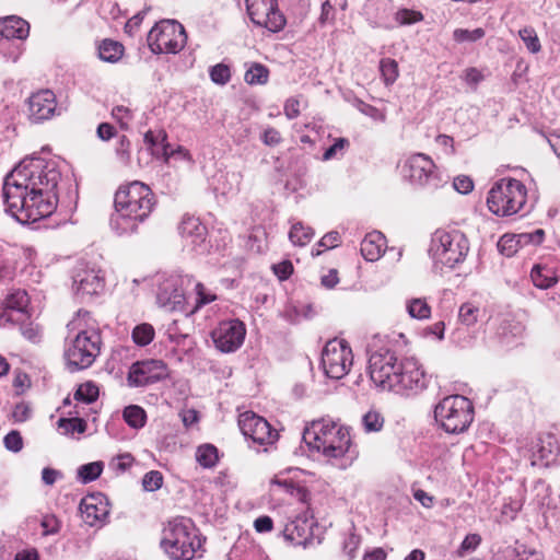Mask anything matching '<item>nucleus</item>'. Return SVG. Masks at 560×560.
I'll return each instance as SVG.
<instances>
[{
    "label": "nucleus",
    "instance_id": "21",
    "mask_svg": "<svg viewBox=\"0 0 560 560\" xmlns=\"http://www.w3.org/2000/svg\"><path fill=\"white\" fill-rule=\"evenodd\" d=\"M30 118L35 122H42L59 115L56 96L50 90H42L33 93L28 98Z\"/></svg>",
    "mask_w": 560,
    "mask_h": 560
},
{
    "label": "nucleus",
    "instance_id": "15",
    "mask_svg": "<svg viewBox=\"0 0 560 560\" xmlns=\"http://www.w3.org/2000/svg\"><path fill=\"white\" fill-rule=\"evenodd\" d=\"M250 21L267 28L269 32H280L285 25V18L279 11L277 0H245Z\"/></svg>",
    "mask_w": 560,
    "mask_h": 560
},
{
    "label": "nucleus",
    "instance_id": "33",
    "mask_svg": "<svg viewBox=\"0 0 560 560\" xmlns=\"http://www.w3.org/2000/svg\"><path fill=\"white\" fill-rule=\"evenodd\" d=\"M154 327L149 323H141L137 325L131 332L133 342L139 347H144L151 343L154 339Z\"/></svg>",
    "mask_w": 560,
    "mask_h": 560
},
{
    "label": "nucleus",
    "instance_id": "25",
    "mask_svg": "<svg viewBox=\"0 0 560 560\" xmlns=\"http://www.w3.org/2000/svg\"><path fill=\"white\" fill-rule=\"evenodd\" d=\"M386 240L378 231H372L361 242V254L368 261L378 260L385 252Z\"/></svg>",
    "mask_w": 560,
    "mask_h": 560
},
{
    "label": "nucleus",
    "instance_id": "51",
    "mask_svg": "<svg viewBox=\"0 0 560 560\" xmlns=\"http://www.w3.org/2000/svg\"><path fill=\"white\" fill-rule=\"evenodd\" d=\"M210 78L217 83L224 85L231 79V71L226 65L218 63L210 69Z\"/></svg>",
    "mask_w": 560,
    "mask_h": 560
},
{
    "label": "nucleus",
    "instance_id": "29",
    "mask_svg": "<svg viewBox=\"0 0 560 560\" xmlns=\"http://www.w3.org/2000/svg\"><path fill=\"white\" fill-rule=\"evenodd\" d=\"M538 457L546 463L553 460L560 453V446L557 439L552 434H547L539 439L536 445Z\"/></svg>",
    "mask_w": 560,
    "mask_h": 560
},
{
    "label": "nucleus",
    "instance_id": "20",
    "mask_svg": "<svg viewBox=\"0 0 560 560\" xmlns=\"http://www.w3.org/2000/svg\"><path fill=\"white\" fill-rule=\"evenodd\" d=\"M100 272L95 268H89L86 265L80 264L72 277V288L75 294L81 296L98 294L104 288V279Z\"/></svg>",
    "mask_w": 560,
    "mask_h": 560
},
{
    "label": "nucleus",
    "instance_id": "7",
    "mask_svg": "<svg viewBox=\"0 0 560 560\" xmlns=\"http://www.w3.org/2000/svg\"><path fill=\"white\" fill-rule=\"evenodd\" d=\"M189 277H170L163 280L158 288L156 302L160 307L166 311H180L186 315L196 312L199 307L209 304L215 300V295L208 293L202 283H195V291L197 294L196 306L191 311L185 310L186 295L184 284L190 283Z\"/></svg>",
    "mask_w": 560,
    "mask_h": 560
},
{
    "label": "nucleus",
    "instance_id": "34",
    "mask_svg": "<svg viewBox=\"0 0 560 560\" xmlns=\"http://www.w3.org/2000/svg\"><path fill=\"white\" fill-rule=\"evenodd\" d=\"M269 70L261 63H253L245 72L244 79L247 84L262 85L268 82Z\"/></svg>",
    "mask_w": 560,
    "mask_h": 560
},
{
    "label": "nucleus",
    "instance_id": "8",
    "mask_svg": "<svg viewBox=\"0 0 560 560\" xmlns=\"http://www.w3.org/2000/svg\"><path fill=\"white\" fill-rule=\"evenodd\" d=\"M474 405L465 396L444 397L434 408V419L447 433L465 432L474 420Z\"/></svg>",
    "mask_w": 560,
    "mask_h": 560
},
{
    "label": "nucleus",
    "instance_id": "36",
    "mask_svg": "<svg viewBox=\"0 0 560 560\" xmlns=\"http://www.w3.org/2000/svg\"><path fill=\"white\" fill-rule=\"evenodd\" d=\"M524 331L525 326L518 320H504L499 328V334L506 343L513 338L522 337Z\"/></svg>",
    "mask_w": 560,
    "mask_h": 560
},
{
    "label": "nucleus",
    "instance_id": "4",
    "mask_svg": "<svg viewBox=\"0 0 560 560\" xmlns=\"http://www.w3.org/2000/svg\"><path fill=\"white\" fill-rule=\"evenodd\" d=\"M303 441L327 458L342 457L351 445L348 428L327 419L313 421L304 430Z\"/></svg>",
    "mask_w": 560,
    "mask_h": 560
},
{
    "label": "nucleus",
    "instance_id": "14",
    "mask_svg": "<svg viewBox=\"0 0 560 560\" xmlns=\"http://www.w3.org/2000/svg\"><path fill=\"white\" fill-rule=\"evenodd\" d=\"M428 385V378L419 362L413 358L400 361L397 376L390 392L410 396L422 392Z\"/></svg>",
    "mask_w": 560,
    "mask_h": 560
},
{
    "label": "nucleus",
    "instance_id": "50",
    "mask_svg": "<svg viewBox=\"0 0 560 560\" xmlns=\"http://www.w3.org/2000/svg\"><path fill=\"white\" fill-rule=\"evenodd\" d=\"M115 153L120 164L127 166L130 163V141L126 136H121L117 142Z\"/></svg>",
    "mask_w": 560,
    "mask_h": 560
},
{
    "label": "nucleus",
    "instance_id": "1",
    "mask_svg": "<svg viewBox=\"0 0 560 560\" xmlns=\"http://www.w3.org/2000/svg\"><path fill=\"white\" fill-rule=\"evenodd\" d=\"M60 178L57 161L42 158L23 160L4 179L5 211L22 224L49 217L58 205Z\"/></svg>",
    "mask_w": 560,
    "mask_h": 560
},
{
    "label": "nucleus",
    "instance_id": "30",
    "mask_svg": "<svg viewBox=\"0 0 560 560\" xmlns=\"http://www.w3.org/2000/svg\"><path fill=\"white\" fill-rule=\"evenodd\" d=\"M164 336L173 346V349H180L186 351L190 348V346L187 347L189 336L179 327V322L177 319H174L166 326Z\"/></svg>",
    "mask_w": 560,
    "mask_h": 560
},
{
    "label": "nucleus",
    "instance_id": "45",
    "mask_svg": "<svg viewBox=\"0 0 560 560\" xmlns=\"http://www.w3.org/2000/svg\"><path fill=\"white\" fill-rule=\"evenodd\" d=\"M518 34L530 52L537 54L540 51L541 45L539 38L536 31L532 26H526L520 30Z\"/></svg>",
    "mask_w": 560,
    "mask_h": 560
},
{
    "label": "nucleus",
    "instance_id": "9",
    "mask_svg": "<svg viewBox=\"0 0 560 560\" xmlns=\"http://www.w3.org/2000/svg\"><path fill=\"white\" fill-rule=\"evenodd\" d=\"M527 200L526 186L514 178H502L490 189L487 197L489 210L498 217L518 213Z\"/></svg>",
    "mask_w": 560,
    "mask_h": 560
},
{
    "label": "nucleus",
    "instance_id": "55",
    "mask_svg": "<svg viewBox=\"0 0 560 560\" xmlns=\"http://www.w3.org/2000/svg\"><path fill=\"white\" fill-rule=\"evenodd\" d=\"M162 151H163L162 152L163 159L166 163H168V161L171 159H180V160H188V161L190 160L189 152L184 147H180V145H178L174 150H171L168 143L163 144Z\"/></svg>",
    "mask_w": 560,
    "mask_h": 560
},
{
    "label": "nucleus",
    "instance_id": "24",
    "mask_svg": "<svg viewBox=\"0 0 560 560\" xmlns=\"http://www.w3.org/2000/svg\"><path fill=\"white\" fill-rule=\"evenodd\" d=\"M30 34L28 23L20 16L0 19V39H25Z\"/></svg>",
    "mask_w": 560,
    "mask_h": 560
},
{
    "label": "nucleus",
    "instance_id": "56",
    "mask_svg": "<svg viewBox=\"0 0 560 560\" xmlns=\"http://www.w3.org/2000/svg\"><path fill=\"white\" fill-rule=\"evenodd\" d=\"M452 187L459 194L466 195L474 188L472 179L468 176L460 175L454 178Z\"/></svg>",
    "mask_w": 560,
    "mask_h": 560
},
{
    "label": "nucleus",
    "instance_id": "60",
    "mask_svg": "<svg viewBox=\"0 0 560 560\" xmlns=\"http://www.w3.org/2000/svg\"><path fill=\"white\" fill-rule=\"evenodd\" d=\"M348 140L345 138H339L335 141L332 145H330L323 154V160L328 161L335 158L339 152H342L346 145H348Z\"/></svg>",
    "mask_w": 560,
    "mask_h": 560
},
{
    "label": "nucleus",
    "instance_id": "13",
    "mask_svg": "<svg viewBox=\"0 0 560 560\" xmlns=\"http://www.w3.org/2000/svg\"><path fill=\"white\" fill-rule=\"evenodd\" d=\"M400 361L395 352L381 349L373 352L369 359V373L371 381L383 390H392L394 377L397 376Z\"/></svg>",
    "mask_w": 560,
    "mask_h": 560
},
{
    "label": "nucleus",
    "instance_id": "42",
    "mask_svg": "<svg viewBox=\"0 0 560 560\" xmlns=\"http://www.w3.org/2000/svg\"><path fill=\"white\" fill-rule=\"evenodd\" d=\"M409 315L417 319H425L430 317L431 308L422 299H413L407 304Z\"/></svg>",
    "mask_w": 560,
    "mask_h": 560
},
{
    "label": "nucleus",
    "instance_id": "32",
    "mask_svg": "<svg viewBox=\"0 0 560 560\" xmlns=\"http://www.w3.org/2000/svg\"><path fill=\"white\" fill-rule=\"evenodd\" d=\"M196 460L203 468H212L219 460L218 448L212 444H202L197 447Z\"/></svg>",
    "mask_w": 560,
    "mask_h": 560
},
{
    "label": "nucleus",
    "instance_id": "63",
    "mask_svg": "<svg viewBox=\"0 0 560 560\" xmlns=\"http://www.w3.org/2000/svg\"><path fill=\"white\" fill-rule=\"evenodd\" d=\"M463 79L467 84L476 86L483 80V75L477 68H467L464 71Z\"/></svg>",
    "mask_w": 560,
    "mask_h": 560
},
{
    "label": "nucleus",
    "instance_id": "3",
    "mask_svg": "<svg viewBox=\"0 0 560 560\" xmlns=\"http://www.w3.org/2000/svg\"><path fill=\"white\" fill-rule=\"evenodd\" d=\"M68 327L78 330L65 351L68 369L74 372L91 366L100 354L102 343L95 320L92 319L90 312L80 310Z\"/></svg>",
    "mask_w": 560,
    "mask_h": 560
},
{
    "label": "nucleus",
    "instance_id": "52",
    "mask_svg": "<svg viewBox=\"0 0 560 560\" xmlns=\"http://www.w3.org/2000/svg\"><path fill=\"white\" fill-rule=\"evenodd\" d=\"M163 476L158 470H151L143 476L142 486L145 491H156L162 487Z\"/></svg>",
    "mask_w": 560,
    "mask_h": 560
},
{
    "label": "nucleus",
    "instance_id": "16",
    "mask_svg": "<svg viewBox=\"0 0 560 560\" xmlns=\"http://www.w3.org/2000/svg\"><path fill=\"white\" fill-rule=\"evenodd\" d=\"M315 530H318V525L307 509L285 525L283 536L294 545L307 547L313 545L315 538L317 544H320V538Z\"/></svg>",
    "mask_w": 560,
    "mask_h": 560
},
{
    "label": "nucleus",
    "instance_id": "19",
    "mask_svg": "<svg viewBox=\"0 0 560 560\" xmlns=\"http://www.w3.org/2000/svg\"><path fill=\"white\" fill-rule=\"evenodd\" d=\"M167 374V366L163 361L145 360L132 364L128 382L132 386H145L165 378Z\"/></svg>",
    "mask_w": 560,
    "mask_h": 560
},
{
    "label": "nucleus",
    "instance_id": "18",
    "mask_svg": "<svg viewBox=\"0 0 560 560\" xmlns=\"http://www.w3.org/2000/svg\"><path fill=\"white\" fill-rule=\"evenodd\" d=\"M246 328L238 319L224 320L211 332L218 350L224 353L236 351L244 342Z\"/></svg>",
    "mask_w": 560,
    "mask_h": 560
},
{
    "label": "nucleus",
    "instance_id": "48",
    "mask_svg": "<svg viewBox=\"0 0 560 560\" xmlns=\"http://www.w3.org/2000/svg\"><path fill=\"white\" fill-rule=\"evenodd\" d=\"M498 248L502 255L511 257L515 255L521 247L514 234H504L498 242Z\"/></svg>",
    "mask_w": 560,
    "mask_h": 560
},
{
    "label": "nucleus",
    "instance_id": "59",
    "mask_svg": "<svg viewBox=\"0 0 560 560\" xmlns=\"http://www.w3.org/2000/svg\"><path fill=\"white\" fill-rule=\"evenodd\" d=\"M44 535H54L60 530V522L55 515H45L40 523Z\"/></svg>",
    "mask_w": 560,
    "mask_h": 560
},
{
    "label": "nucleus",
    "instance_id": "39",
    "mask_svg": "<svg viewBox=\"0 0 560 560\" xmlns=\"http://www.w3.org/2000/svg\"><path fill=\"white\" fill-rule=\"evenodd\" d=\"M480 308L472 303H464L458 311V320L467 326H474L480 317Z\"/></svg>",
    "mask_w": 560,
    "mask_h": 560
},
{
    "label": "nucleus",
    "instance_id": "2",
    "mask_svg": "<svg viewBox=\"0 0 560 560\" xmlns=\"http://www.w3.org/2000/svg\"><path fill=\"white\" fill-rule=\"evenodd\" d=\"M115 213L110 224L120 234L135 232L152 212L155 200L149 186L141 182H132L120 186L114 199Z\"/></svg>",
    "mask_w": 560,
    "mask_h": 560
},
{
    "label": "nucleus",
    "instance_id": "57",
    "mask_svg": "<svg viewBox=\"0 0 560 560\" xmlns=\"http://www.w3.org/2000/svg\"><path fill=\"white\" fill-rule=\"evenodd\" d=\"M4 446L12 452H19L22 450L23 441L22 436L18 431H11L4 436Z\"/></svg>",
    "mask_w": 560,
    "mask_h": 560
},
{
    "label": "nucleus",
    "instance_id": "62",
    "mask_svg": "<svg viewBox=\"0 0 560 560\" xmlns=\"http://www.w3.org/2000/svg\"><path fill=\"white\" fill-rule=\"evenodd\" d=\"M272 269H273L275 275L280 280L288 279L291 276V273L293 272L292 262L289 261V260H284V261H281L279 264H277V265H273Z\"/></svg>",
    "mask_w": 560,
    "mask_h": 560
},
{
    "label": "nucleus",
    "instance_id": "43",
    "mask_svg": "<svg viewBox=\"0 0 560 560\" xmlns=\"http://www.w3.org/2000/svg\"><path fill=\"white\" fill-rule=\"evenodd\" d=\"M98 397V387L92 382L81 384L74 394L77 400L85 404L95 401Z\"/></svg>",
    "mask_w": 560,
    "mask_h": 560
},
{
    "label": "nucleus",
    "instance_id": "38",
    "mask_svg": "<svg viewBox=\"0 0 560 560\" xmlns=\"http://www.w3.org/2000/svg\"><path fill=\"white\" fill-rule=\"evenodd\" d=\"M102 471V462H92L89 464H84L78 468V479L82 483H88L98 478Z\"/></svg>",
    "mask_w": 560,
    "mask_h": 560
},
{
    "label": "nucleus",
    "instance_id": "46",
    "mask_svg": "<svg viewBox=\"0 0 560 560\" xmlns=\"http://www.w3.org/2000/svg\"><path fill=\"white\" fill-rule=\"evenodd\" d=\"M273 483L280 488H282L284 491L289 492L291 495L295 497L299 501L305 503L308 499V492L306 489L294 485L292 481H289L287 479H275Z\"/></svg>",
    "mask_w": 560,
    "mask_h": 560
},
{
    "label": "nucleus",
    "instance_id": "11",
    "mask_svg": "<svg viewBox=\"0 0 560 560\" xmlns=\"http://www.w3.org/2000/svg\"><path fill=\"white\" fill-rule=\"evenodd\" d=\"M402 173L410 183L430 189H438L447 184L433 160L424 153H415L407 158Z\"/></svg>",
    "mask_w": 560,
    "mask_h": 560
},
{
    "label": "nucleus",
    "instance_id": "54",
    "mask_svg": "<svg viewBox=\"0 0 560 560\" xmlns=\"http://www.w3.org/2000/svg\"><path fill=\"white\" fill-rule=\"evenodd\" d=\"M423 19V15L419 11L401 9L396 13V21L401 25H409L417 23Z\"/></svg>",
    "mask_w": 560,
    "mask_h": 560
},
{
    "label": "nucleus",
    "instance_id": "31",
    "mask_svg": "<svg viewBox=\"0 0 560 560\" xmlns=\"http://www.w3.org/2000/svg\"><path fill=\"white\" fill-rule=\"evenodd\" d=\"M124 54V46L115 40L105 39L98 46V56L103 61L116 62Z\"/></svg>",
    "mask_w": 560,
    "mask_h": 560
},
{
    "label": "nucleus",
    "instance_id": "44",
    "mask_svg": "<svg viewBox=\"0 0 560 560\" xmlns=\"http://www.w3.org/2000/svg\"><path fill=\"white\" fill-rule=\"evenodd\" d=\"M486 35V32L483 28L478 27L472 31L465 30V28H456L453 32V38L457 43H475L477 40H480Z\"/></svg>",
    "mask_w": 560,
    "mask_h": 560
},
{
    "label": "nucleus",
    "instance_id": "27",
    "mask_svg": "<svg viewBox=\"0 0 560 560\" xmlns=\"http://www.w3.org/2000/svg\"><path fill=\"white\" fill-rule=\"evenodd\" d=\"M530 278L534 285L542 290L553 287L559 280L553 267L547 265H535Z\"/></svg>",
    "mask_w": 560,
    "mask_h": 560
},
{
    "label": "nucleus",
    "instance_id": "12",
    "mask_svg": "<svg viewBox=\"0 0 560 560\" xmlns=\"http://www.w3.org/2000/svg\"><path fill=\"white\" fill-rule=\"evenodd\" d=\"M352 363V350L346 340L335 338L325 345L320 365L327 377L341 380L349 373Z\"/></svg>",
    "mask_w": 560,
    "mask_h": 560
},
{
    "label": "nucleus",
    "instance_id": "17",
    "mask_svg": "<svg viewBox=\"0 0 560 560\" xmlns=\"http://www.w3.org/2000/svg\"><path fill=\"white\" fill-rule=\"evenodd\" d=\"M238 427L246 439L258 445H271L278 440V432L269 422L252 411L240 415Z\"/></svg>",
    "mask_w": 560,
    "mask_h": 560
},
{
    "label": "nucleus",
    "instance_id": "61",
    "mask_svg": "<svg viewBox=\"0 0 560 560\" xmlns=\"http://www.w3.org/2000/svg\"><path fill=\"white\" fill-rule=\"evenodd\" d=\"M360 546V537L351 534L343 542V551L351 560L355 557L357 550Z\"/></svg>",
    "mask_w": 560,
    "mask_h": 560
},
{
    "label": "nucleus",
    "instance_id": "47",
    "mask_svg": "<svg viewBox=\"0 0 560 560\" xmlns=\"http://www.w3.org/2000/svg\"><path fill=\"white\" fill-rule=\"evenodd\" d=\"M514 235L516 236V242H518V245L522 248L526 245L537 246L541 244L545 237V231L542 229H537L533 232H523Z\"/></svg>",
    "mask_w": 560,
    "mask_h": 560
},
{
    "label": "nucleus",
    "instance_id": "28",
    "mask_svg": "<svg viewBox=\"0 0 560 560\" xmlns=\"http://www.w3.org/2000/svg\"><path fill=\"white\" fill-rule=\"evenodd\" d=\"M242 174L240 172L221 173L218 177L215 190L222 195H234L240 190Z\"/></svg>",
    "mask_w": 560,
    "mask_h": 560
},
{
    "label": "nucleus",
    "instance_id": "37",
    "mask_svg": "<svg viewBox=\"0 0 560 560\" xmlns=\"http://www.w3.org/2000/svg\"><path fill=\"white\" fill-rule=\"evenodd\" d=\"M384 423L385 419L383 415L375 409L369 410L362 417V425L366 433L380 432L383 429Z\"/></svg>",
    "mask_w": 560,
    "mask_h": 560
},
{
    "label": "nucleus",
    "instance_id": "10",
    "mask_svg": "<svg viewBox=\"0 0 560 560\" xmlns=\"http://www.w3.org/2000/svg\"><path fill=\"white\" fill-rule=\"evenodd\" d=\"M187 40L184 26L175 20L156 23L148 34V44L154 54H176Z\"/></svg>",
    "mask_w": 560,
    "mask_h": 560
},
{
    "label": "nucleus",
    "instance_id": "35",
    "mask_svg": "<svg viewBox=\"0 0 560 560\" xmlns=\"http://www.w3.org/2000/svg\"><path fill=\"white\" fill-rule=\"evenodd\" d=\"M314 235L312 228L304 226L301 222L294 223L290 230L289 238L294 245L305 246Z\"/></svg>",
    "mask_w": 560,
    "mask_h": 560
},
{
    "label": "nucleus",
    "instance_id": "64",
    "mask_svg": "<svg viewBox=\"0 0 560 560\" xmlns=\"http://www.w3.org/2000/svg\"><path fill=\"white\" fill-rule=\"evenodd\" d=\"M284 115L288 119H294L300 115V101L298 98H289L284 104Z\"/></svg>",
    "mask_w": 560,
    "mask_h": 560
},
{
    "label": "nucleus",
    "instance_id": "40",
    "mask_svg": "<svg viewBox=\"0 0 560 560\" xmlns=\"http://www.w3.org/2000/svg\"><path fill=\"white\" fill-rule=\"evenodd\" d=\"M124 419L130 427L139 429L145 423V412L141 407L130 405L124 410Z\"/></svg>",
    "mask_w": 560,
    "mask_h": 560
},
{
    "label": "nucleus",
    "instance_id": "6",
    "mask_svg": "<svg viewBox=\"0 0 560 560\" xmlns=\"http://www.w3.org/2000/svg\"><path fill=\"white\" fill-rule=\"evenodd\" d=\"M468 252V238L459 230L439 229L431 236L429 255L435 267L453 269L465 260Z\"/></svg>",
    "mask_w": 560,
    "mask_h": 560
},
{
    "label": "nucleus",
    "instance_id": "53",
    "mask_svg": "<svg viewBox=\"0 0 560 560\" xmlns=\"http://www.w3.org/2000/svg\"><path fill=\"white\" fill-rule=\"evenodd\" d=\"M480 542L481 537L478 534L467 535L457 550V556L460 558L466 556L468 552L474 551L480 545Z\"/></svg>",
    "mask_w": 560,
    "mask_h": 560
},
{
    "label": "nucleus",
    "instance_id": "41",
    "mask_svg": "<svg viewBox=\"0 0 560 560\" xmlns=\"http://www.w3.org/2000/svg\"><path fill=\"white\" fill-rule=\"evenodd\" d=\"M58 428L62 434L83 433L86 430V422L80 418H60L58 420Z\"/></svg>",
    "mask_w": 560,
    "mask_h": 560
},
{
    "label": "nucleus",
    "instance_id": "23",
    "mask_svg": "<svg viewBox=\"0 0 560 560\" xmlns=\"http://www.w3.org/2000/svg\"><path fill=\"white\" fill-rule=\"evenodd\" d=\"M80 511L83 521L90 526L102 522L109 513L108 505L101 495H90L82 499Z\"/></svg>",
    "mask_w": 560,
    "mask_h": 560
},
{
    "label": "nucleus",
    "instance_id": "26",
    "mask_svg": "<svg viewBox=\"0 0 560 560\" xmlns=\"http://www.w3.org/2000/svg\"><path fill=\"white\" fill-rule=\"evenodd\" d=\"M30 303V299L27 293L24 290H16L9 294L5 299L4 305L5 311L1 315V317L5 318L8 322H14L16 320L12 316V312H15L20 315H24L26 307Z\"/></svg>",
    "mask_w": 560,
    "mask_h": 560
},
{
    "label": "nucleus",
    "instance_id": "49",
    "mask_svg": "<svg viewBox=\"0 0 560 560\" xmlns=\"http://www.w3.org/2000/svg\"><path fill=\"white\" fill-rule=\"evenodd\" d=\"M380 68L386 84H392L397 80L398 65L394 59H382Z\"/></svg>",
    "mask_w": 560,
    "mask_h": 560
},
{
    "label": "nucleus",
    "instance_id": "22",
    "mask_svg": "<svg viewBox=\"0 0 560 560\" xmlns=\"http://www.w3.org/2000/svg\"><path fill=\"white\" fill-rule=\"evenodd\" d=\"M179 233L187 246L197 250L206 241L207 229L198 218L185 217L179 224Z\"/></svg>",
    "mask_w": 560,
    "mask_h": 560
},
{
    "label": "nucleus",
    "instance_id": "5",
    "mask_svg": "<svg viewBox=\"0 0 560 560\" xmlns=\"http://www.w3.org/2000/svg\"><path fill=\"white\" fill-rule=\"evenodd\" d=\"M161 547L173 560H191L201 547L191 520L175 517L168 521L162 530Z\"/></svg>",
    "mask_w": 560,
    "mask_h": 560
},
{
    "label": "nucleus",
    "instance_id": "58",
    "mask_svg": "<svg viewBox=\"0 0 560 560\" xmlns=\"http://www.w3.org/2000/svg\"><path fill=\"white\" fill-rule=\"evenodd\" d=\"M143 141L145 144L149 145V148L152 150L153 148L158 147L160 143L167 144L166 143V133L165 131L161 130L158 133H154L153 131L149 130L144 133Z\"/></svg>",
    "mask_w": 560,
    "mask_h": 560
}]
</instances>
